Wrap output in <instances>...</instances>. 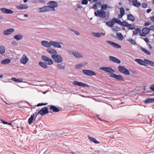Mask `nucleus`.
Wrapping results in <instances>:
<instances>
[{
    "label": "nucleus",
    "mask_w": 154,
    "mask_h": 154,
    "mask_svg": "<svg viewBox=\"0 0 154 154\" xmlns=\"http://www.w3.org/2000/svg\"><path fill=\"white\" fill-rule=\"evenodd\" d=\"M99 69L106 72L109 73V77L115 79L118 81L124 82L125 80L122 75L114 73L115 72V70L110 67L102 66L100 67Z\"/></svg>",
    "instance_id": "1"
},
{
    "label": "nucleus",
    "mask_w": 154,
    "mask_h": 154,
    "mask_svg": "<svg viewBox=\"0 0 154 154\" xmlns=\"http://www.w3.org/2000/svg\"><path fill=\"white\" fill-rule=\"evenodd\" d=\"M94 14L97 17H100L103 18H106V20L109 17V12H106L105 11H102L101 9L97 10V12L95 11Z\"/></svg>",
    "instance_id": "2"
},
{
    "label": "nucleus",
    "mask_w": 154,
    "mask_h": 154,
    "mask_svg": "<svg viewBox=\"0 0 154 154\" xmlns=\"http://www.w3.org/2000/svg\"><path fill=\"white\" fill-rule=\"evenodd\" d=\"M48 106L49 107L50 113L57 112L63 110L61 107H57L55 105H49Z\"/></svg>",
    "instance_id": "3"
},
{
    "label": "nucleus",
    "mask_w": 154,
    "mask_h": 154,
    "mask_svg": "<svg viewBox=\"0 0 154 154\" xmlns=\"http://www.w3.org/2000/svg\"><path fill=\"white\" fill-rule=\"evenodd\" d=\"M118 69L120 73L125 75H128L130 74L129 70H128L124 66L119 65L118 66Z\"/></svg>",
    "instance_id": "4"
},
{
    "label": "nucleus",
    "mask_w": 154,
    "mask_h": 154,
    "mask_svg": "<svg viewBox=\"0 0 154 154\" xmlns=\"http://www.w3.org/2000/svg\"><path fill=\"white\" fill-rule=\"evenodd\" d=\"M51 57L55 62L57 63H60L63 61V57L59 54H56L52 55Z\"/></svg>",
    "instance_id": "5"
},
{
    "label": "nucleus",
    "mask_w": 154,
    "mask_h": 154,
    "mask_svg": "<svg viewBox=\"0 0 154 154\" xmlns=\"http://www.w3.org/2000/svg\"><path fill=\"white\" fill-rule=\"evenodd\" d=\"M41 58L43 61L47 63V65H51L53 64L54 62L53 60L47 56L45 55H42Z\"/></svg>",
    "instance_id": "6"
},
{
    "label": "nucleus",
    "mask_w": 154,
    "mask_h": 154,
    "mask_svg": "<svg viewBox=\"0 0 154 154\" xmlns=\"http://www.w3.org/2000/svg\"><path fill=\"white\" fill-rule=\"evenodd\" d=\"M72 83L74 85L79 87H90V85L87 84L83 83L82 82H80L77 81H74L72 82Z\"/></svg>",
    "instance_id": "7"
},
{
    "label": "nucleus",
    "mask_w": 154,
    "mask_h": 154,
    "mask_svg": "<svg viewBox=\"0 0 154 154\" xmlns=\"http://www.w3.org/2000/svg\"><path fill=\"white\" fill-rule=\"evenodd\" d=\"M82 72L84 74L88 76H95L96 75L94 71L89 69H83Z\"/></svg>",
    "instance_id": "8"
},
{
    "label": "nucleus",
    "mask_w": 154,
    "mask_h": 154,
    "mask_svg": "<svg viewBox=\"0 0 154 154\" xmlns=\"http://www.w3.org/2000/svg\"><path fill=\"white\" fill-rule=\"evenodd\" d=\"M142 33L140 35L141 36H146V35L148 34L150 30L149 28L148 27H145L143 28L142 29Z\"/></svg>",
    "instance_id": "9"
},
{
    "label": "nucleus",
    "mask_w": 154,
    "mask_h": 154,
    "mask_svg": "<svg viewBox=\"0 0 154 154\" xmlns=\"http://www.w3.org/2000/svg\"><path fill=\"white\" fill-rule=\"evenodd\" d=\"M39 111L40 113V115L42 116L49 112V111H48V108L46 106L43 107Z\"/></svg>",
    "instance_id": "10"
},
{
    "label": "nucleus",
    "mask_w": 154,
    "mask_h": 154,
    "mask_svg": "<svg viewBox=\"0 0 154 154\" xmlns=\"http://www.w3.org/2000/svg\"><path fill=\"white\" fill-rule=\"evenodd\" d=\"M106 42L116 48H121V45L114 42L109 40L106 41Z\"/></svg>",
    "instance_id": "11"
},
{
    "label": "nucleus",
    "mask_w": 154,
    "mask_h": 154,
    "mask_svg": "<svg viewBox=\"0 0 154 154\" xmlns=\"http://www.w3.org/2000/svg\"><path fill=\"white\" fill-rule=\"evenodd\" d=\"M15 31L14 29L13 28L8 29L3 32V34L5 35H11Z\"/></svg>",
    "instance_id": "12"
},
{
    "label": "nucleus",
    "mask_w": 154,
    "mask_h": 154,
    "mask_svg": "<svg viewBox=\"0 0 154 154\" xmlns=\"http://www.w3.org/2000/svg\"><path fill=\"white\" fill-rule=\"evenodd\" d=\"M48 4L49 6V8H56L57 7V3L56 2L53 1H49Z\"/></svg>",
    "instance_id": "13"
},
{
    "label": "nucleus",
    "mask_w": 154,
    "mask_h": 154,
    "mask_svg": "<svg viewBox=\"0 0 154 154\" xmlns=\"http://www.w3.org/2000/svg\"><path fill=\"white\" fill-rule=\"evenodd\" d=\"M1 11L3 13L7 14H12L14 12V11L5 8H1Z\"/></svg>",
    "instance_id": "14"
},
{
    "label": "nucleus",
    "mask_w": 154,
    "mask_h": 154,
    "mask_svg": "<svg viewBox=\"0 0 154 154\" xmlns=\"http://www.w3.org/2000/svg\"><path fill=\"white\" fill-rule=\"evenodd\" d=\"M109 60L114 63L119 64L121 63V61L119 59L117 58L111 56H110L109 57Z\"/></svg>",
    "instance_id": "15"
},
{
    "label": "nucleus",
    "mask_w": 154,
    "mask_h": 154,
    "mask_svg": "<svg viewBox=\"0 0 154 154\" xmlns=\"http://www.w3.org/2000/svg\"><path fill=\"white\" fill-rule=\"evenodd\" d=\"M135 61L140 65L145 66L146 59H144L143 60L140 59H136Z\"/></svg>",
    "instance_id": "16"
},
{
    "label": "nucleus",
    "mask_w": 154,
    "mask_h": 154,
    "mask_svg": "<svg viewBox=\"0 0 154 154\" xmlns=\"http://www.w3.org/2000/svg\"><path fill=\"white\" fill-rule=\"evenodd\" d=\"M41 43L42 45L44 47L48 48L51 47V41L50 42H48L47 41L44 40L42 41Z\"/></svg>",
    "instance_id": "17"
},
{
    "label": "nucleus",
    "mask_w": 154,
    "mask_h": 154,
    "mask_svg": "<svg viewBox=\"0 0 154 154\" xmlns=\"http://www.w3.org/2000/svg\"><path fill=\"white\" fill-rule=\"evenodd\" d=\"M29 59L25 55H23L20 60V63L23 64H26L28 62Z\"/></svg>",
    "instance_id": "18"
},
{
    "label": "nucleus",
    "mask_w": 154,
    "mask_h": 154,
    "mask_svg": "<svg viewBox=\"0 0 154 154\" xmlns=\"http://www.w3.org/2000/svg\"><path fill=\"white\" fill-rule=\"evenodd\" d=\"M51 45L53 46L54 48H61L62 47L61 45L57 42L51 41Z\"/></svg>",
    "instance_id": "19"
},
{
    "label": "nucleus",
    "mask_w": 154,
    "mask_h": 154,
    "mask_svg": "<svg viewBox=\"0 0 154 154\" xmlns=\"http://www.w3.org/2000/svg\"><path fill=\"white\" fill-rule=\"evenodd\" d=\"M21 5H15L16 8L20 10H22L23 9H26L28 8V6L26 4H21Z\"/></svg>",
    "instance_id": "20"
},
{
    "label": "nucleus",
    "mask_w": 154,
    "mask_h": 154,
    "mask_svg": "<svg viewBox=\"0 0 154 154\" xmlns=\"http://www.w3.org/2000/svg\"><path fill=\"white\" fill-rule=\"evenodd\" d=\"M106 25L108 27L112 28L115 24L114 18L112 19L111 20L106 22Z\"/></svg>",
    "instance_id": "21"
},
{
    "label": "nucleus",
    "mask_w": 154,
    "mask_h": 154,
    "mask_svg": "<svg viewBox=\"0 0 154 154\" xmlns=\"http://www.w3.org/2000/svg\"><path fill=\"white\" fill-rule=\"evenodd\" d=\"M50 10L49 7L46 6H44L39 8V12H45L48 11Z\"/></svg>",
    "instance_id": "22"
},
{
    "label": "nucleus",
    "mask_w": 154,
    "mask_h": 154,
    "mask_svg": "<svg viewBox=\"0 0 154 154\" xmlns=\"http://www.w3.org/2000/svg\"><path fill=\"white\" fill-rule=\"evenodd\" d=\"M143 102L145 104L151 103H154V98H147L144 100H143Z\"/></svg>",
    "instance_id": "23"
},
{
    "label": "nucleus",
    "mask_w": 154,
    "mask_h": 154,
    "mask_svg": "<svg viewBox=\"0 0 154 154\" xmlns=\"http://www.w3.org/2000/svg\"><path fill=\"white\" fill-rule=\"evenodd\" d=\"M22 120V119H17L13 121V122L14 124H16L17 125H18V123L21 122ZM17 128H21L22 129L23 128L22 127H19L18 126H17Z\"/></svg>",
    "instance_id": "24"
},
{
    "label": "nucleus",
    "mask_w": 154,
    "mask_h": 154,
    "mask_svg": "<svg viewBox=\"0 0 154 154\" xmlns=\"http://www.w3.org/2000/svg\"><path fill=\"white\" fill-rule=\"evenodd\" d=\"M47 51L49 54H56L57 53V51L55 49L50 48L47 49Z\"/></svg>",
    "instance_id": "25"
},
{
    "label": "nucleus",
    "mask_w": 154,
    "mask_h": 154,
    "mask_svg": "<svg viewBox=\"0 0 154 154\" xmlns=\"http://www.w3.org/2000/svg\"><path fill=\"white\" fill-rule=\"evenodd\" d=\"M149 65L154 67V62L149 60L146 59L145 66Z\"/></svg>",
    "instance_id": "26"
},
{
    "label": "nucleus",
    "mask_w": 154,
    "mask_h": 154,
    "mask_svg": "<svg viewBox=\"0 0 154 154\" xmlns=\"http://www.w3.org/2000/svg\"><path fill=\"white\" fill-rule=\"evenodd\" d=\"M23 36L21 34H17L14 35V38L17 41H19L23 39Z\"/></svg>",
    "instance_id": "27"
},
{
    "label": "nucleus",
    "mask_w": 154,
    "mask_h": 154,
    "mask_svg": "<svg viewBox=\"0 0 154 154\" xmlns=\"http://www.w3.org/2000/svg\"><path fill=\"white\" fill-rule=\"evenodd\" d=\"M88 138L90 141L93 142L95 144H99L100 143V142L98 141L95 138L93 137L90 136L88 135Z\"/></svg>",
    "instance_id": "28"
},
{
    "label": "nucleus",
    "mask_w": 154,
    "mask_h": 154,
    "mask_svg": "<svg viewBox=\"0 0 154 154\" xmlns=\"http://www.w3.org/2000/svg\"><path fill=\"white\" fill-rule=\"evenodd\" d=\"M35 121L34 114H32L28 119V123L29 125H31L33 121Z\"/></svg>",
    "instance_id": "29"
},
{
    "label": "nucleus",
    "mask_w": 154,
    "mask_h": 154,
    "mask_svg": "<svg viewBox=\"0 0 154 154\" xmlns=\"http://www.w3.org/2000/svg\"><path fill=\"white\" fill-rule=\"evenodd\" d=\"M127 19L128 20H130L132 22H134L135 20V17L132 14H128L127 15Z\"/></svg>",
    "instance_id": "30"
},
{
    "label": "nucleus",
    "mask_w": 154,
    "mask_h": 154,
    "mask_svg": "<svg viewBox=\"0 0 154 154\" xmlns=\"http://www.w3.org/2000/svg\"><path fill=\"white\" fill-rule=\"evenodd\" d=\"M38 64L41 67L44 69H46L48 67L47 63L44 62L39 61L38 62Z\"/></svg>",
    "instance_id": "31"
},
{
    "label": "nucleus",
    "mask_w": 154,
    "mask_h": 154,
    "mask_svg": "<svg viewBox=\"0 0 154 154\" xmlns=\"http://www.w3.org/2000/svg\"><path fill=\"white\" fill-rule=\"evenodd\" d=\"M11 62V60L9 58L5 59L2 60L1 62L2 64H9Z\"/></svg>",
    "instance_id": "32"
},
{
    "label": "nucleus",
    "mask_w": 154,
    "mask_h": 154,
    "mask_svg": "<svg viewBox=\"0 0 154 154\" xmlns=\"http://www.w3.org/2000/svg\"><path fill=\"white\" fill-rule=\"evenodd\" d=\"M135 30L134 31H133V35H137L138 33H141V30L140 28H135L134 29Z\"/></svg>",
    "instance_id": "33"
},
{
    "label": "nucleus",
    "mask_w": 154,
    "mask_h": 154,
    "mask_svg": "<svg viewBox=\"0 0 154 154\" xmlns=\"http://www.w3.org/2000/svg\"><path fill=\"white\" fill-rule=\"evenodd\" d=\"M11 79L14 82H17V83L23 82V79H17L15 77H12Z\"/></svg>",
    "instance_id": "34"
},
{
    "label": "nucleus",
    "mask_w": 154,
    "mask_h": 154,
    "mask_svg": "<svg viewBox=\"0 0 154 154\" xmlns=\"http://www.w3.org/2000/svg\"><path fill=\"white\" fill-rule=\"evenodd\" d=\"M116 36L117 38L120 41H122L124 39L123 35L120 32H117Z\"/></svg>",
    "instance_id": "35"
},
{
    "label": "nucleus",
    "mask_w": 154,
    "mask_h": 154,
    "mask_svg": "<svg viewBox=\"0 0 154 154\" xmlns=\"http://www.w3.org/2000/svg\"><path fill=\"white\" fill-rule=\"evenodd\" d=\"M140 49L142 51H143V52H144L145 54H147V55H150V54H151L150 52L149 51H148V50H146V49H145V48L143 47L142 46H141L140 47Z\"/></svg>",
    "instance_id": "36"
},
{
    "label": "nucleus",
    "mask_w": 154,
    "mask_h": 154,
    "mask_svg": "<svg viewBox=\"0 0 154 154\" xmlns=\"http://www.w3.org/2000/svg\"><path fill=\"white\" fill-rule=\"evenodd\" d=\"M72 54L74 55V56L77 58H81L82 57V55L78 52H74L73 51H72Z\"/></svg>",
    "instance_id": "37"
},
{
    "label": "nucleus",
    "mask_w": 154,
    "mask_h": 154,
    "mask_svg": "<svg viewBox=\"0 0 154 154\" xmlns=\"http://www.w3.org/2000/svg\"><path fill=\"white\" fill-rule=\"evenodd\" d=\"M128 41L131 44L134 45H136L137 44L136 41L131 38H130L128 40Z\"/></svg>",
    "instance_id": "38"
},
{
    "label": "nucleus",
    "mask_w": 154,
    "mask_h": 154,
    "mask_svg": "<svg viewBox=\"0 0 154 154\" xmlns=\"http://www.w3.org/2000/svg\"><path fill=\"white\" fill-rule=\"evenodd\" d=\"M141 4L140 2L137 1V0L133 3V5L137 8H138L140 6Z\"/></svg>",
    "instance_id": "39"
},
{
    "label": "nucleus",
    "mask_w": 154,
    "mask_h": 154,
    "mask_svg": "<svg viewBox=\"0 0 154 154\" xmlns=\"http://www.w3.org/2000/svg\"><path fill=\"white\" fill-rule=\"evenodd\" d=\"M114 21L115 23H117L118 24L121 25L122 22L118 18H114Z\"/></svg>",
    "instance_id": "40"
},
{
    "label": "nucleus",
    "mask_w": 154,
    "mask_h": 154,
    "mask_svg": "<svg viewBox=\"0 0 154 154\" xmlns=\"http://www.w3.org/2000/svg\"><path fill=\"white\" fill-rule=\"evenodd\" d=\"M92 34L95 37L99 38L101 36V34L100 32H92Z\"/></svg>",
    "instance_id": "41"
},
{
    "label": "nucleus",
    "mask_w": 154,
    "mask_h": 154,
    "mask_svg": "<svg viewBox=\"0 0 154 154\" xmlns=\"http://www.w3.org/2000/svg\"><path fill=\"white\" fill-rule=\"evenodd\" d=\"M5 48L3 45H1V54L3 55L5 52Z\"/></svg>",
    "instance_id": "42"
},
{
    "label": "nucleus",
    "mask_w": 154,
    "mask_h": 154,
    "mask_svg": "<svg viewBox=\"0 0 154 154\" xmlns=\"http://www.w3.org/2000/svg\"><path fill=\"white\" fill-rule=\"evenodd\" d=\"M58 134V133L57 132H54L50 134L49 136L50 138H53L57 137Z\"/></svg>",
    "instance_id": "43"
},
{
    "label": "nucleus",
    "mask_w": 154,
    "mask_h": 154,
    "mask_svg": "<svg viewBox=\"0 0 154 154\" xmlns=\"http://www.w3.org/2000/svg\"><path fill=\"white\" fill-rule=\"evenodd\" d=\"M127 27L128 28V29L129 30H133L135 29L134 25H132L130 23H129Z\"/></svg>",
    "instance_id": "44"
},
{
    "label": "nucleus",
    "mask_w": 154,
    "mask_h": 154,
    "mask_svg": "<svg viewBox=\"0 0 154 154\" xmlns=\"http://www.w3.org/2000/svg\"><path fill=\"white\" fill-rule=\"evenodd\" d=\"M107 8V4L103 3L101 5V9L102 11H104Z\"/></svg>",
    "instance_id": "45"
},
{
    "label": "nucleus",
    "mask_w": 154,
    "mask_h": 154,
    "mask_svg": "<svg viewBox=\"0 0 154 154\" xmlns=\"http://www.w3.org/2000/svg\"><path fill=\"white\" fill-rule=\"evenodd\" d=\"M57 68L59 69H64L65 67L64 66H62L61 64H58L57 65Z\"/></svg>",
    "instance_id": "46"
},
{
    "label": "nucleus",
    "mask_w": 154,
    "mask_h": 154,
    "mask_svg": "<svg viewBox=\"0 0 154 154\" xmlns=\"http://www.w3.org/2000/svg\"><path fill=\"white\" fill-rule=\"evenodd\" d=\"M48 103H38L35 106L39 107L41 106H45L48 104Z\"/></svg>",
    "instance_id": "47"
},
{
    "label": "nucleus",
    "mask_w": 154,
    "mask_h": 154,
    "mask_svg": "<svg viewBox=\"0 0 154 154\" xmlns=\"http://www.w3.org/2000/svg\"><path fill=\"white\" fill-rule=\"evenodd\" d=\"M128 24L129 23L128 22L124 21L122 22L121 26L124 27H127Z\"/></svg>",
    "instance_id": "48"
},
{
    "label": "nucleus",
    "mask_w": 154,
    "mask_h": 154,
    "mask_svg": "<svg viewBox=\"0 0 154 154\" xmlns=\"http://www.w3.org/2000/svg\"><path fill=\"white\" fill-rule=\"evenodd\" d=\"M120 13L125 14V10L124 8L123 7H121L119 8Z\"/></svg>",
    "instance_id": "49"
},
{
    "label": "nucleus",
    "mask_w": 154,
    "mask_h": 154,
    "mask_svg": "<svg viewBox=\"0 0 154 154\" xmlns=\"http://www.w3.org/2000/svg\"><path fill=\"white\" fill-rule=\"evenodd\" d=\"M148 5L147 3L143 2L141 4L142 8H145L147 7Z\"/></svg>",
    "instance_id": "50"
},
{
    "label": "nucleus",
    "mask_w": 154,
    "mask_h": 154,
    "mask_svg": "<svg viewBox=\"0 0 154 154\" xmlns=\"http://www.w3.org/2000/svg\"><path fill=\"white\" fill-rule=\"evenodd\" d=\"M88 0H82L81 3L83 5H87L88 4Z\"/></svg>",
    "instance_id": "51"
},
{
    "label": "nucleus",
    "mask_w": 154,
    "mask_h": 154,
    "mask_svg": "<svg viewBox=\"0 0 154 154\" xmlns=\"http://www.w3.org/2000/svg\"><path fill=\"white\" fill-rule=\"evenodd\" d=\"M115 27H116L115 29V28L112 29V30L113 31H114L118 32V31H119L120 29V28L117 26H115Z\"/></svg>",
    "instance_id": "52"
},
{
    "label": "nucleus",
    "mask_w": 154,
    "mask_h": 154,
    "mask_svg": "<svg viewBox=\"0 0 154 154\" xmlns=\"http://www.w3.org/2000/svg\"><path fill=\"white\" fill-rule=\"evenodd\" d=\"M97 4V2H96V3L91 8H93L94 9H97L98 8L97 7L98 6Z\"/></svg>",
    "instance_id": "53"
},
{
    "label": "nucleus",
    "mask_w": 154,
    "mask_h": 154,
    "mask_svg": "<svg viewBox=\"0 0 154 154\" xmlns=\"http://www.w3.org/2000/svg\"><path fill=\"white\" fill-rule=\"evenodd\" d=\"M33 114H34L35 121L36 117L38 115H40V113L39 111L38 112H35L34 113H33Z\"/></svg>",
    "instance_id": "54"
},
{
    "label": "nucleus",
    "mask_w": 154,
    "mask_h": 154,
    "mask_svg": "<svg viewBox=\"0 0 154 154\" xmlns=\"http://www.w3.org/2000/svg\"><path fill=\"white\" fill-rule=\"evenodd\" d=\"M83 65L82 63L77 64L75 65V67L77 69H79L80 68L82 67Z\"/></svg>",
    "instance_id": "55"
},
{
    "label": "nucleus",
    "mask_w": 154,
    "mask_h": 154,
    "mask_svg": "<svg viewBox=\"0 0 154 154\" xmlns=\"http://www.w3.org/2000/svg\"><path fill=\"white\" fill-rule=\"evenodd\" d=\"M151 24V23L150 21L146 22L144 23V26H147Z\"/></svg>",
    "instance_id": "56"
},
{
    "label": "nucleus",
    "mask_w": 154,
    "mask_h": 154,
    "mask_svg": "<svg viewBox=\"0 0 154 154\" xmlns=\"http://www.w3.org/2000/svg\"><path fill=\"white\" fill-rule=\"evenodd\" d=\"M129 71L130 72H131V73H132V74L134 75H135L137 73V72L136 71L134 70L131 69H129Z\"/></svg>",
    "instance_id": "57"
},
{
    "label": "nucleus",
    "mask_w": 154,
    "mask_h": 154,
    "mask_svg": "<svg viewBox=\"0 0 154 154\" xmlns=\"http://www.w3.org/2000/svg\"><path fill=\"white\" fill-rule=\"evenodd\" d=\"M1 121L3 124L4 125H7L8 122L5 121V120L3 119H2L1 118Z\"/></svg>",
    "instance_id": "58"
},
{
    "label": "nucleus",
    "mask_w": 154,
    "mask_h": 154,
    "mask_svg": "<svg viewBox=\"0 0 154 154\" xmlns=\"http://www.w3.org/2000/svg\"><path fill=\"white\" fill-rule=\"evenodd\" d=\"M143 40L146 43V44H149V41L148 38L146 37L143 38Z\"/></svg>",
    "instance_id": "59"
},
{
    "label": "nucleus",
    "mask_w": 154,
    "mask_h": 154,
    "mask_svg": "<svg viewBox=\"0 0 154 154\" xmlns=\"http://www.w3.org/2000/svg\"><path fill=\"white\" fill-rule=\"evenodd\" d=\"M11 44L12 45H14V46H17L18 44L17 43V42L15 41H14L12 42L11 43Z\"/></svg>",
    "instance_id": "60"
},
{
    "label": "nucleus",
    "mask_w": 154,
    "mask_h": 154,
    "mask_svg": "<svg viewBox=\"0 0 154 154\" xmlns=\"http://www.w3.org/2000/svg\"><path fill=\"white\" fill-rule=\"evenodd\" d=\"M150 89L154 92V84H152L150 87Z\"/></svg>",
    "instance_id": "61"
},
{
    "label": "nucleus",
    "mask_w": 154,
    "mask_h": 154,
    "mask_svg": "<svg viewBox=\"0 0 154 154\" xmlns=\"http://www.w3.org/2000/svg\"><path fill=\"white\" fill-rule=\"evenodd\" d=\"M124 14L120 13L118 15V18L119 19H121L122 18Z\"/></svg>",
    "instance_id": "62"
},
{
    "label": "nucleus",
    "mask_w": 154,
    "mask_h": 154,
    "mask_svg": "<svg viewBox=\"0 0 154 154\" xmlns=\"http://www.w3.org/2000/svg\"><path fill=\"white\" fill-rule=\"evenodd\" d=\"M150 20L151 21H152L153 23H154V15L152 16H150Z\"/></svg>",
    "instance_id": "63"
},
{
    "label": "nucleus",
    "mask_w": 154,
    "mask_h": 154,
    "mask_svg": "<svg viewBox=\"0 0 154 154\" xmlns=\"http://www.w3.org/2000/svg\"><path fill=\"white\" fill-rule=\"evenodd\" d=\"M149 30H150L153 31L154 30V25H152L151 26H150L149 28Z\"/></svg>",
    "instance_id": "64"
}]
</instances>
